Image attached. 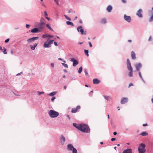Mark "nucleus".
Returning a JSON list of instances; mask_svg holds the SVG:
<instances>
[{
	"label": "nucleus",
	"instance_id": "16",
	"mask_svg": "<svg viewBox=\"0 0 153 153\" xmlns=\"http://www.w3.org/2000/svg\"><path fill=\"white\" fill-rule=\"evenodd\" d=\"M51 45L49 44L48 41H46L43 45V47L45 48H49L51 47Z\"/></svg>",
	"mask_w": 153,
	"mask_h": 153
},
{
	"label": "nucleus",
	"instance_id": "3",
	"mask_svg": "<svg viewBox=\"0 0 153 153\" xmlns=\"http://www.w3.org/2000/svg\"><path fill=\"white\" fill-rule=\"evenodd\" d=\"M48 114L50 117L54 118L57 117L59 115V113L53 110H50Z\"/></svg>",
	"mask_w": 153,
	"mask_h": 153
},
{
	"label": "nucleus",
	"instance_id": "34",
	"mask_svg": "<svg viewBox=\"0 0 153 153\" xmlns=\"http://www.w3.org/2000/svg\"><path fill=\"white\" fill-rule=\"evenodd\" d=\"M7 50L6 48H5L4 47H3V50L2 51V52H3L4 54H7V52L6 51Z\"/></svg>",
	"mask_w": 153,
	"mask_h": 153
},
{
	"label": "nucleus",
	"instance_id": "32",
	"mask_svg": "<svg viewBox=\"0 0 153 153\" xmlns=\"http://www.w3.org/2000/svg\"><path fill=\"white\" fill-rule=\"evenodd\" d=\"M46 27L48 28L50 30L53 31V30L51 28L50 25L48 24H47L46 25Z\"/></svg>",
	"mask_w": 153,
	"mask_h": 153
},
{
	"label": "nucleus",
	"instance_id": "56",
	"mask_svg": "<svg viewBox=\"0 0 153 153\" xmlns=\"http://www.w3.org/2000/svg\"><path fill=\"white\" fill-rule=\"evenodd\" d=\"M117 134V132L116 131L115 132H114V133H113V134L114 135H116Z\"/></svg>",
	"mask_w": 153,
	"mask_h": 153
},
{
	"label": "nucleus",
	"instance_id": "36",
	"mask_svg": "<svg viewBox=\"0 0 153 153\" xmlns=\"http://www.w3.org/2000/svg\"><path fill=\"white\" fill-rule=\"evenodd\" d=\"M53 40H48H48L47 41H48V42L49 44H50V45H51V44L53 43Z\"/></svg>",
	"mask_w": 153,
	"mask_h": 153
},
{
	"label": "nucleus",
	"instance_id": "35",
	"mask_svg": "<svg viewBox=\"0 0 153 153\" xmlns=\"http://www.w3.org/2000/svg\"><path fill=\"white\" fill-rule=\"evenodd\" d=\"M82 68L81 66L80 67L79 69L78 73L79 74H80L82 71Z\"/></svg>",
	"mask_w": 153,
	"mask_h": 153
},
{
	"label": "nucleus",
	"instance_id": "39",
	"mask_svg": "<svg viewBox=\"0 0 153 153\" xmlns=\"http://www.w3.org/2000/svg\"><path fill=\"white\" fill-rule=\"evenodd\" d=\"M37 92L38 93V94L39 95H40L44 93V92L43 91H37Z\"/></svg>",
	"mask_w": 153,
	"mask_h": 153
},
{
	"label": "nucleus",
	"instance_id": "44",
	"mask_svg": "<svg viewBox=\"0 0 153 153\" xmlns=\"http://www.w3.org/2000/svg\"><path fill=\"white\" fill-rule=\"evenodd\" d=\"M56 99V97H53L51 99V100L52 101H53L54 100Z\"/></svg>",
	"mask_w": 153,
	"mask_h": 153
},
{
	"label": "nucleus",
	"instance_id": "18",
	"mask_svg": "<svg viewBox=\"0 0 153 153\" xmlns=\"http://www.w3.org/2000/svg\"><path fill=\"white\" fill-rule=\"evenodd\" d=\"M122 153H133L131 149H127L124 150Z\"/></svg>",
	"mask_w": 153,
	"mask_h": 153
},
{
	"label": "nucleus",
	"instance_id": "48",
	"mask_svg": "<svg viewBox=\"0 0 153 153\" xmlns=\"http://www.w3.org/2000/svg\"><path fill=\"white\" fill-rule=\"evenodd\" d=\"M54 45L56 46H58V45L57 44V43L56 42H54Z\"/></svg>",
	"mask_w": 153,
	"mask_h": 153
},
{
	"label": "nucleus",
	"instance_id": "2",
	"mask_svg": "<svg viewBox=\"0 0 153 153\" xmlns=\"http://www.w3.org/2000/svg\"><path fill=\"white\" fill-rule=\"evenodd\" d=\"M127 68L128 70L130 71L128 73V76L130 77L133 76V68L131 65V63L128 59L127 60Z\"/></svg>",
	"mask_w": 153,
	"mask_h": 153
},
{
	"label": "nucleus",
	"instance_id": "43",
	"mask_svg": "<svg viewBox=\"0 0 153 153\" xmlns=\"http://www.w3.org/2000/svg\"><path fill=\"white\" fill-rule=\"evenodd\" d=\"M84 71L85 72V75H87L88 74V72L87 71H86V69H85L84 70Z\"/></svg>",
	"mask_w": 153,
	"mask_h": 153
},
{
	"label": "nucleus",
	"instance_id": "20",
	"mask_svg": "<svg viewBox=\"0 0 153 153\" xmlns=\"http://www.w3.org/2000/svg\"><path fill=\"white\" fill-rule=\"evenodd\" d=\"M93 82L94 84H98L100 82V81L98 79L95 78L93 79Z\"/></svg>",
	"mask_w": 153,
	"mask_h": 153
},
{
	"label": "nucleus",
	"instance_id": "38",
	"mask_svg": "<svg viewBox=\"0 0 153 153\" xmlns=\"http://www.w3.org/2000/svg\"><path fill=\"white\" fill-rule=\"evenodd\" d=\"M64 16H65V18L67 20H68L69 21L71 20V19L70 18L68 17V16H66V15H64Z\"/></svg>",
	"mask_w": 153,
	"mask_h": 153
},
{
	"label": "nucleus",
	"instance_id": "61",
	"mask_svg": "<svg viewBox=\"0 0 153 153\" xmlns=\"http://www.w3.org/2000/svg\"><path fill=\"white\" fill-rule=\"evenodd\" d=\"M1 46H0V50L1 51L3 50Z\"/></svg>",
	"mask_w": 153,
	"mask_h": 153
},
{
	"label": "nucleus",
	"instance_id": "37",
	"mask_svg": "<svg viewBox=\"0 0 153 153\" xmlns=\"http://www.w3.org/2000/svg\"><path fill=\"white\" fill-rule=\"evenodd\" d=\"M62 65L64 66L65 67L67 68H68V66L67 64L62 63Z\"/></svg>",
	"mask_w": 153,
	"mask_h": 153
},
{
	"label": "nucleus",
	"instance_id": "27",
	"mask_svg": "<svg viewBox=\"0 0 153 153\" xmlns=\"http://www.w3.org/2000/svg\"><path fill=\"white\" fill-rule=\"evenodd\" d=\"M56 91H53L51 93H50L48 95L49 96H53L55 95H56Z\"/></svg>",
	"mask_w": 153,
	"mask_h": 153
},
{
	"label": "nucleus",
	"instance_id": "52",
	"mask_svg": "<svg viewBox=\"0 0 153 153\" xmlns=\"http://www.w3.org/2000/svg\"><path fill=\"white\" fill-rule=\"evenodd\" d=\"M30 26L29 25L26 24V27L27 28H28Z\"/></svg>",
	"mask_w": 153,
	"mask_h": 153
},
{
	"label": "nucleus",
	"instance_id": "64",
	"mask_svg": "<svg viewBox=\"0 0 153 153\" xmlns=\"http://www.w3.org/2000/svg\"><path fill=\"white\" fill-rule=\"evenodd\" d=\"M132 42V40H128V42Z\"/></svg>",
	"mask_w": 153,
	"mask_h": 153
},
{
	"label": "nucleus",
	"instance_id": "50",
	"mask_svg": "<svg viewBox=\"0 0 153 153\" xmlns=\"http://www.w3.org/2000/svg\"><path fill=\"white\" fill-rule=\"evenodd\" d=\"M122 2L124 3H126V0H122Z\"/></svg>",
	"mask_w": 153,
	"mask_h": 153
},
{
	"label": "nucleus",
	"instance_id": "12",
	"mask_svg": "<svg viewBox=\"0 0 153 153\" xmlns=\"http://www.w3.org/2000/svg\"><path fill=\"white\" fill-rule=\"evenodd\" d=\"M124 18L125 20L128 22H130L131 21V17L129 16H127L125 14L124 16Z\"/></svg>",
	"mask_w": 153,
	"mask_h": 153
},
{
	"label": "nucleus",
	"instance_id": "62",
	"mask_svg": "<svg viewBox=\"0 0 153 153\" xmlns=\"http://www.w3.org/2000/svg\"><path fill=\"white\" fill-rule=\"evenodd\" d=\"M64 71L65 73H66L67 72V71L66 69H65L64 70Z\"/></svg>",
	"mask_w": 153,
	"mask_h": 153
},
{
	"label": "nucleus",
	"instance_id": "29",
	"mask_svg": "<svg viewBox=\"0 0 153 153\" xmlns=\"http://www.w3.org/2000/svg\"><path fill=\"white\" fill-rule=\"evenodd\" d=\"M103 96L108 101L109 100L111 99V97L109 96L103 95Z\"/></svg>",
	"mask_w": 153,
	"mask_h": 153
},
{
	"label": "nucleus",
	"instance_id": "31",
	"mask_svg": "<svg viewBox=\"0 0 153 153\" xmlns=\"http://www.w3.org/2000/svg\"><path fill=\"white\" fill-rule=\"evenodd\" d=\"M66 23L68 25H71L72 26H74V24H73V23L72 22H69V21H67L66 22Z\"/></svg>",
	"mask_w": 153,
	"mask_h": 153
},
{
	"label": "nucleus",
	"instance_id": "1",
	"mask_svg": "<svg viewBox=\"0 0 153 153\" xmlns=\"http://www.w3.org/2000/svg\"><path fill=\"white\" fill-rule=\"evenodd\" d=\"M79 130L85 133H89L90 132V128L89 126L84 124H80Z\"/></svg>",
	"mask_w": 153,
	"mask_h": 153
},
{
	"label": "nucleus",
	"instance_id": "9",
	"mask_svg": "<svg viewBox=\"0 0 153 153\" xmlns=\"http://www.w3.org/2000/svg\"><path fill=\"white\" fill-rule=\"evenodd\" d=\"M38 38L39 37H33L27 39V42L28 43H30L32 42H34L35 40H37Z\"/></svg>",
	"mask_w": 153,
	"mask_h": 153
},
{
	"label": "nucleus",
	"instance_id": "55",
	"mask_svg": "<svg viewBox=\"0 0 153 153\" xmlns=\"http://www.w3.org/2000/svg\"><path fill=\"white\" fill-rule=\"evenodd\" d=\"M76 79V78H75V77H73L71 79V80H75Z\"/></svg>",
	"mask_w": 153,
	"mask_h": 153
},
{
	"label": "nucleus",
	"instance_id": "22",
	"mask_svg": "<svg viewBox=\"0 0 153 153\" xmlns=\"http://www.w3.org/2000/svg\"><path fill=\"white\" fill-rule=\"evenodd\" d=\"M131 57L133 59H136L135 54L133 51H132L131 52Z\"/></svg>",
	"mask_w": 153,
	"mask_h": 153
},
{
	"label": "nucleus",
	"instance_id": "8",
	"mask_svg": "<svg viewBox=\"0 0 153 153\" xmlns=\"http://www.w3.org/2000/svg\"><path fill=\"white\" fill-rule=\"evenodd\" d=\"M60 143L62 145H63L66 141V138L63 135H62L59 138Z\"/></svg>",
	"mask_w": 153,
	"mask_h": 153
},
{
	"label": "nucleus",
	"instance_id": "46",
	"mask_svg": "<svg viewBox=\"0 0 153 153\" xmlns=\"http://www.w3.org/2000/svg\"><path fill=\"white\" fill-rule=\"evenodd\" d=\"M10 39H6V40H5V43H7V42H9V41Z\"/></svg>",
	"mask_w": 153,
	"mask_h": 153
},
{
	"label": "nucleus",
	"instance_id": "40",
	"mask_svg": "<svg viewBox=\"0 0 153 153\" xmlns=\"http://www.w3.org/2000/svg\"><path fill=\"white\" fill-rule=\"evenodd\" d=\"M50 65L52 68H54V64L53 62L51 63L50 64Z\"/></svg>",
	"mask_w": 153,
	"mask_h": 153
},
{
	"label": "nucleus",
	"instance_id": "28",
	"mask_svg": "<svg viewBox=\"0 0 153 153\" xmlns=\"http://www.w3.org/2000/svg\"><path fill=\"white\" fill-rule=\"evenodd\" d=\"M139 75L140 77V78L141 80H142V81L144 83H145V81H144V80L143 79V78L142 77V76L141 75V72L140 71H139Z\"/></svg>",
	"mask_w": 153,
	"mask_h": 153
},
{
	"label": "nucleus",
	"instance_id": "17",
	"mask_svg": "<svg viewBox=\"0 0 153 153\" xmlns=\"http://www.w3.org/2000/svg\"><path fill=\"white\" fill-rule=\"evenodd\" d=\"M80 107L79 105L77 106L76 108H72L71 111V112L72 113H75L78 110L80 109Z\"/></svg>",
	"mask_w": 153,
	"mask_h": 153
},
{
	"label": "nucleus",
	"instance_id": "19",
	"mask_svg": "<svg viewBox=\"0 0 153 153\" xmlns=\"http://www.w3.org/2000/svg\"><path fill=\"white\" fill-rule=\"evenodd\" d=\"M112 9V6L111 5H109L107 7L106 10L108 13H110Z\"/></svg>",
	"mask_w": 153,
	"mask_h": 153
},
{
	"label": "nucleus",
	"instance_id": "6",
	"mask_svg": "<svg viewBox=\"0 0 153 153\" xmlns=\"http://www.w3.org/2000/svg\"><path fill=\"white\" fill-rule=\"evenodd\" d=\"M34 26L38 28L39 29L42 30L43 29L44 26L41 23L36 22L34 24Z\"/></svg>",
	"mask_w": 153,
	"mask_h": 153
},
{
	"label": "nucleus",
	"instance_id": "41",
	"mask_svg": "<svg viewBox=\"0 0 153 153\" xmlns=\"http://www.w3.org/2000/svg\"><path fill=\"white\" fill-rule=\"evenodd\" d=\"M54 1L56 3L57 5H59L58 0H54Z\"/></svg>",
	"mask_w": 153,
	"mask_h": 153
},
{
	"label": "nucleus",
	"instance_id": "5",
	"mask_svg": "<svg viewBox=\"0 0 153 153\" xmlns=\"http://www.w3.org/2000/svg\"><path fill=\"white\" fill-rule=\"evenodd\" d=\"M67 150L72 152V153H77V151L76 149L71 144H68L67 145Z\"/></svg>",
	"mask_w": 153,
	"mask_h": 153
},
{
	"label": "nucleus",
	"instance_id": "51",
	"mask_svg": "<svg viewBox=\"0 0 153 153\" xmlns=\"http://www.w3.org/2000/svg\"><path fill=\"white\" fill-rule=\"evenodd\" d=\"M133 84L132 83H131L129 84V86H128V87L129 88L130 86H133Z\"/></svg>",
	"mask_w": 153,
	"mask_h": 153
},
{
	"label": "nucleus",
	"instance_id": "63",
	"mask_svg": "<svg viewBox=\"0 0 153 153\" xmlns=\"http://www.w3.org/2000/svg\"><path fill=\"white\" fill-rule=\"evenodd\" d=\"M66 88H67V87L66 85H65L64 86V88L65 89H66Z\"/></svg>",
	"mask_w": 153,
	"mask_h": 153
},
{
	"label": "nucleus",
	"instance_id": "24",
	"mask_svg": "<svg viewBox=\"0 0 153 153\" xmlns=\"http://www.w3.org/2000/svg\"><path fill=\"white\" fill-rule=\"evenodd\" d=\"M40 22V23L44 25L46 23V20L44 19L42 17L41 18Z\"/></svg>",
	"mask_w": 153,
	"mask_h": 153
},
{
	"label": "nucleus",
	"instance_id": "60",
	"mask_svg": "<svg viewBox=\"0 0 153 153\" xmlns=\"http://www.w3.org/2000/svg\"><path fill=\"white\" fill-rule=\"evenodd\" d=\"M151 101L152 103L153 104V95H152V97L151 99Z\"/></svg>",
	"mask_w": 153,
	"mask_h": 153
},
{
	"label": "nucleus",
	"instance_id": "26",
	"mask_svg": "<svg viewBox=\"0 0 153 153\" xmlns=\"http://www.w3.org/2000/svg\"><path fill=\"white\" fill-rule=\"evenodd\" d=\"M140 135H141L143 136H146L148 135V133L146 131H144L140 134Z\"/></svg>",
	"mask_w": 153,
	"mask_h": 153
},
{
	"label": "nucleus",
	"instance_id": "49",
	"mask_svg": "<svg viewBox=\"0 0 153 153\" xmlns=\"http://www.w3.org/2000/svg\"><path fill=\"white\" fill-rule=\"evenodd\" d=\"M58 60H59L62 61L64 62H65V60H63L61 58H58Z\"/></svg>",
	"mask_w": 153,
	"mask_h": 153
},
{
	"label": "nucleus",
	"instance_id": "45",
	"mask_svg": "<svg viewBox=\"0 0 153 153\" xmlns=\"http://www.w3.org/2000/svg\"><path fill=\"white\" fill-rule=\"evenodd\" d=\"M88 43L89 44L90 47H92V45L91 42H89Z\"/></svg>",
	"mask_w": 153,
	"mask_h": 153
},
{
	"label": "nucleus",
	"instance_id": "15",
	"mask_svg": "<svg viewBox=\"0 0 153 153\" xmlns=\"http://www.w3.org/2000/svg\"><path fill=\"white\" fill-rule=\"evenodd\" d=\"M128 98L126 97L123 98L121 100V103L122 104H125L128 102Z\"/></svg>",
	"mask_w": 153,
	"mask_h": 153
},
{
	"label": "nucleus",
	"instance_id": "4",
	"mask_svg": "<svg viewBox=\"0 0 153 153\" xmlns=\"http://www.w3.org/2000/svg\"><path fill=\"white\" fill-rule=\"evenodd\" d=\"M145 147V145L143 143L140 144L138 149L139 153H145L146 151Z\"/></svg>",
	"mask_w": 153,
	"mask_h": 153
},
{
	"label": "nucleus",
	"instance_id": "23",
	"mask_svg": "<svg viewBox=\"0 0 153 153\" xmlns=\"http://www.w3.org/2000/svg\"><path fill=\"white\" fill-rule=\"evenodd\" d=\"M73 126H74L78 130L79 129L80 126V124H77L76 123H73Z\"/></svg>",
	"mask_w": 153,
	"mask_h": 153
},
{
	"label": "nucleus",
	"instance_id": "21",
	"mask_svg": "<svg viewBox=\"0 0 153 153\" xmlns=\"http://www.w3.org/2000/svg\"><path fill=\"white\" fill-rule=\"evenodd\" d=\"M38 44V42L35 43L34 44V45H30V49L33 50H35V48L37 46Z\"/></svg>",
	"mask_w": 153,
	"mask_h": 153
},
{
	"label": "nucleus",
	"instance_id": "54",
	"mask_svg": "<svg viewBox=\"0 0 153 153\" xmlns=\"http://www.w3.org/2000/svg\"><path fill=\"white\" fill-rule=\"evenodd\" d=\"M45 18L46 19H47L48 20H49L50 19L48 17L45 16Z\"/></svg>",
	"mask_w": 153,
	"mask_h": 153
},
{
	"label": "nucleus",
	"instance_id": "30",
	"mask_svg": "<svg viewBox=\"0 0 153 153\" xmlns=\"http://www.w3.org/2000/svg\"><path fill=\"white\" fill-rule=\"evenodd\" d=\"M100 22L102 24H104L106 22V20L105 18H103L101 20Z\"/></svg>",
	"mask_w": 153,
	"mask_h": 153
},
{
	"label": "nucleus",
	"instance_id": "11",
	"mask_svg": "<svg viewBox=\"0 0 153 153\" xmlns=\"http://www.w3.org/2000/svg\"><path fill=\"white\" fill-rule=\"evenodd\" d=\"M70 61L73 62V66L74 67L76 66L79 63L78 61L74 58L70 59Z\"/></svg>",
	"mask_w": 153,
	"mask_h": 153
},
{
	"label": "nucleus",
	"instance_id": "53",
	"mask_svg": "<svg viewBox=\"0 0 153 153\" xmlns=\"http://www.w3.org/2000/svg\"><path fill=\"white\" fill-rule=\"evenodd\" d=\"M116 138H112L111 139V140L112 141H114L115 140Z\"/></svg>",
	"mask_w": 153,
	"mask_h": 153
},
{
	"label": "nucleus",
	"instance_id": "58",
	"mask_svg": "<svg viewBox=\"0 0 153 153\" xmlns=\"http://www.w3.org/2000/svg\"><path fill=\"white\" fill-rule=\"evenodd\" d=\"M152 39V37L151 36H150L149 37V41H150V40H151Z\"/></svg>",
	"mask_w": 153,
	"mask_h": 153
},
{
	"label": "nucleus",
	"instance_id": "14",
	"mask_svg": "<svg viewBox=\"0 0 153 153\" xmlns=\"http://www.w3.org/2000/svg\"><path fill=\"white\" fill-rule=\"evenodd\" d=\"M135 67L137 71H139L140 68L142 67V64L140 63L136 64Z\"/></svg>",
	"mask_w": 153,
	"mask_h": 153
},
{
	"label": "nucleus",
	"instance_id": "59",
	"mask_svg": "<svg viewBox=\"0 0 153 153\" xmlns=\"http://www.w3.org/2000/svg\"><path fill=\"white\" fill-rule=\"evenodd\" d=\"M72 12V10H69V11H68V13H71Z\"/></svg>",
	"mask_w": 153,
	"mask_h": 153
},
{
	"label": "nucleus",
	"instance_id": "10",
	"mask_svg": "<svg viewBox=\"0 0 153 153\" xmlns=\"http://www.w3.org/2000/svg\"><path fill=\"white\" fill-rule=\"evenodd\" d=\"M143 12V10L141 9H139L136 13V15L139 18H142L143 16L141 13Z\"/></svg>",
	"mask_w": 153,
	"mask_h": 153
},
{
	"label": "nucleus",
	"instance_id": "13",
	"mask_svg": "<svg viewBox=\"0 0 153 153\" xmlns=\"http://www.w3.org/2000/svg\"><path fill=\"white\" fill-rule=\"evenodd\" d=\"M41 31V30L39 29L38 28L36 27L32 29L31 30V32L32 33H36L39 32Z\"/></svg>",
	"mask_w": 153,
	"mask_h": 153
},
{
	"label": "nucleus",
	"instance_id": "7",
	"mask_svg": "<svg viewBox=\"0 0 153 153\" xmlns=\"http://www.w3.org/2000/svg\"><path fill=\"white\" fill-rule=\"evenodd\" d=\"M77 30L78 32H80L81 35H85L86 34V31H84L81 26H80L77 28Z\"/></svg>",
	"mask_w": 153,
	"mask_h": 153
},
{
	"label": "nucleus",
	"instance_id": "25",
	"mask_svg": "<svg viewBox=\"0 0 153 153\" xmlns=\"http://www.w3.org/2000/svg\"><path fill=\"white\" fill-rule=\"evenodd\" d=\"M53 36L50 35H42V37L43 38H46L48 37H49L50 38H51L53 37Z\"/></svg>",
	"mask_w": 153,
	"mask_h": 153
},
{
	"label": "nucleus",
	"instance_id": "57",
	"mask_svg": "<svg viewBox=\"0 0 153 153\" xmlns=\"http://www.w3.org/2000/svg\"><path fill=\"white\" fill-rule=\"evenodd\" d=\"M147 124H143V126H147Z\"/></svg>",
	"mask_w": 153,
	"mask_h": 153
},
{
	"label": "nucleus",
	"instance_id": "33",
	"mask_svg": "<svg viewBox=\"0 0 153 153\" xmlns=\"http://www.w3.org/2000/svg\"><path fill=\"white\" fill-rule=\"evenodd\" d=\"M84 52L85 54L87 55V56H89L88 54V50H84Z\"/></svg>",
	"mask_w": 153,
	"mask_h": 153
},
{
	"label": "nucleus",
	"instance_id": "47",
	"mask_svg": "<svg viewBox=\"0 0 153 153\" xmlns=\"http://www.w3.org/2000/svg\"><path fill=\"white\" fill-rule=\"evenodd\" d=\"M44 14H45V16H48V14H47V12H46V11H44Z\"/></svg>",
	"mask_w": 153,
	"mask_h": 153
},
{
	"label": "nucleus",
	"instance_id": "42",
	"mask_svg": "<svg viewBox=\"0 0 153 153\" xmlns=\"http://www.w3.org/2000/svg\"><path fill=\"white\" fill-rule=\"evenodd\" d=\"M93 91H91L89 93V95L91 97H92L93 95Z\"/></svg>",
	"mask_w": 153,
	"mask_h": 153
}]
</instances>
